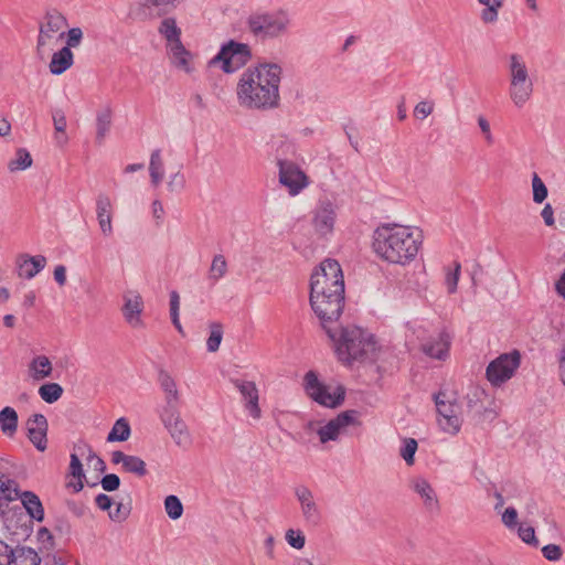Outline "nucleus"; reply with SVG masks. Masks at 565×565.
<instances>
[{
	"instance_id": "f257e3e1",
	"label": "nucleus",
	"mask_w": 565,
	"mask_h": 565,
	"mask_svg": "<svg viewBox=\"0 0 565 565\" xmlns=\"http://www.w3.org/2000/svg\"><path fill=\"white\" fill-rule=\"evenodd\" d=\"M282 67L279 63L260 61L241 74L236 98L241 107L249 110H271L280 104Z\"/></svg>"
},
{
	"instance_id": "f03ea898",
	"label": "nucleus",
	"mask_w": 565,
	"mask_h": 565,
	"mask_svg": "<svg viewBox=\"0 0 565 565\" xmlns=\"http://www.w3.org/2000/svg\"><path fill=\"white\" fill-rule=\"evenodd\" d=\"M310 306L320 324L341 317L344 308V279L335 259H324L312 273Z\"/></svg>"
},
{
	"instance_id": "7ed1b4c3",
	"label": "nucleus",
	"mask_w": 565,
	"mask_h": 565,
	"mask_svg": "<svg viewBox=\"0 0 565 565\" xmlns=\"http://www.w3.org/2000/svg\"><path fill=\"white\" fill-rule=\"evenodd\" d=\"M420 244L419 232L397 224L382 225L375 230L373 236L374 252L386 262L398 265L412 262Z\"/></svg>"
},
{
	"instance_id": "20e7f679",
	"label": "nucleus",
	"mask_w": 565,
	"mask_h": 565,
	"mask_svg": "<svg viewBox=\"0 0 565 565\" xmlns=\"http://www.w3.org/2000/svg\"><path fill=\"white\" fill-rule=\"evenodd\" d=\"M320 326L331 340L339 361L344 364L370 359L375 352L373 335L359 327H343L339 319H330Z\"/></svg>"
},
{
	"instance_id": "39448f33",
	"label": "nucleus",
	"mask_w": 565,
	"mask_h": 565,
	"mask_svg": "<svg viewBox=\"0 0 565 565\" xmlns=\"http://www.w3.org/2000/svg\"><path fill=\"white\" fill-rule=\"evenodd\" d=\"M292 24L288 9L257 10L246 20L248 31L260 41L275 40L289 33Z\"/></svg>"
},
{
	"instance_id": "423d86ee",
	"label": "nucleus",
	"mask_w": 565,
	"mask_h": 565,
	"mask_svg": "<svg viewBox=\"0 0 565 565\" xmlns=\"http://www.w3.org/2000/svg\"><path fill=\"white\" fill-rule=\"evenodd\" d=\"M508 82V93L512 104L516 108H522L532 98L534 83L524 58L519 54L509 56Z\"/></svg>"
},
{
	"instance_id": "0eeeda50",
	"label": "nucleus",
	"mask_w": 565,
	"mask_h": 565,
	"mask_svg": "<svg viewBox=\"0 0 565 565\" xmlns=\"http://www.w3.org/2000/svg\"><path fill=\"white\" fill-rule=\"evenodd\" d=\"M158 33L166 40L167 54L171 64L186 73L192 71L190 58L191 53L181 42V29L172 17L164 18L159 26Z\"/></svg>"
},
{
	"instance_id": "6e6552de",
	"label": "nucleus",
	"mask_w": 565,
	"mask_h": 565,
	"mask_svg": "<svg viewBox=\"0 0 565 565\" xmlns=\"http://www.w3.org/2000/svg\"><path fill=\"white\" fill-rule=\"evenodd\" d=\"M303 386L307 395L324 407L335 408L344 401L345 390L343 386L323 384L313 371H309L305 375Z\"/></svg>"
},
{
	"instance_id": "1a4fd4ad",
	"label": "nucleus",
	"mask_w": 565,
	"mask_h": 565,
	"mask_svg": "<svg viewBox=\"0 0 565 565\" xmlns=\"http://www.w3.org/2000/svg\"><path fill=\"white\" fill-rule=\"evenodd\" d=\"M252 57L250 47L234 40L222 45L220 52L210 61L211 65L221 63L224 73H234L242 68Z\"/></svg>"
},
{
	"instance_id": "9d476101",
	"label": "nucleus",
	"mask_w": 565,
	"mask_h": 565,
	"mask_svg": "<svg viewBox=\"0 0 565 565\" xmlns=\"http://www.w3.org/2000/svg\"><path fill=\"white\" fill-rule=\"evenodd\" d=\"M434 398L439 427L448 434H457L460 430L462 419L460 417V406L456 398L446 392H439Z\"/></svg>"
},
{
	"instance_id": "9b49d317",
	"label": "nucleus",
	"mask_w": 565,
	"mask_h": 565,
	"mask_svg": "<svg viewBox=\"0 0 565 565\" xmlns=\"http://www.w3.org/2000/svg\"><path fill=\"white\" fill-rule=\"evenodd\" d=\"M67 25L66 18L57 10H49L44 14L39 25V35L36 40V52L43 55L47 49H51L55 35L61 32L63 36V29Z\"/></svg>"
},
{
	"instance_id": "f8f14e48",
	"label": "nucleus",
	"mask_w": 565,
	"mask_h": 565,
	"mask_svg": "<svg viewBox=\"0 0 565 565\" xmlns=\"http://www.w3.org/2000/svg\"><path fill=\"white\" fill-rule=\"evenodd\" d=\"M520 363L521 355L516 350L499 355L487 366L486 375L488 381L494 386H500L513 376Z\"/></svg>"
},
{
	"instance_id": "ddd939ff",
	"label": "nucleus",
	"mask_w": 565,
	"mask_h": 565,
	"mask_svg": "<svg viewBox=\"0 0 565 565\" xmlns=\"http://www.w3.org/2000/svg\"><path fill=\"white\" fill-rule=\"evenodd\" d=\"M359 413L354 409L340 413L334 418L330 419L327 424L319 426L316 434L321 444L339 440L340 436L344 434L347 428L352 425H359Z\"/></svg>"
},
{
	"instance_id": "4468645a",
	"label": "nucleus",
	"mask_w": 565,
	"mask_h": 565,
	"mask_svg": "<svg viewBox=\"0 0 565 565\" xmlns=\"http://www.w3.org/2000/svg\"><path fill=\"white\" fill-rule=\"evenodd\" d=\"M279 183L288 189L290 195L299 194L308 184V177L294 162L278 158Z\"/></svg>"
},
{
	"instance_id": "2eb2a0df",
	"label": "nucleus",
	"mask_w": 565,
	"mask_h": 565,
	"mask_svg": "<svg viewBox=\"0 0 565 565\" xmlns=\"http://www.w3.org/2000/svg\"><path fill=\"white\" fill-rule=\"evenodd\" d=\"M231 383L241 394L244 411L254 419L262 418L259 406V391L255 382L244 379H232Z\"/></svg>"
},
{
	"instance_id": "dca6fc26",
	"label": "nucleus",
	"mask_w": 565,
	"mask_h": 565,
	"mask_svg": "<svg viewBox=\"0 0 565 565\" xmlns=\"http://www.w3.org/2000/svg\"><path fill=\"white\" fill-rule=\"evenodd\" d=\"M294 493L303 521L309 525L317 526L322 520V511L313 492L307 486H297Z\"/></svg>"
},
{
	"instance_id": "f3484780",
	"label": "nucleus",
	"mask_w": 565,
	"mask_h": 565,
	"mask_svg": "<svg viewBox=\"0 0 565 565\" xmlns=\"http://www.w3.org/2000/svg\"><path fill=\"white\" fill-rule=\"evenodd\" d=\"M160 417L171 438L178 446L189 447L191 445L190 431L185 422L181 418L178 408L162 411Z\"/></svg>"
},
{
	"instance_id": "a211bd4d",
	"label": "nucleus",
	"mask_w": 565,
	"mask_h": 565,
	"mask_svg": "<svg viewBox=\"0 0 565 565\" xmlns=\"http://www.w3.org/2000/svg\"><path fill=\"white\" fill-rule=\"evenodd\" d=\"M337 221V205L329 199L319 200L315 211L312 224L317 233L328 235L332 233Z\"/></svg>"
},
{
	"instance_id": "6ab92c4d",
	"label": "nucleus",
	"mask_w": 565,
	"mask_h": 565,
	"mask_svg": "<svg viewBox=\"0 0 565 565\" xmlns=\"http://www.w3.org/2000/svg\"><path fill=\"white\" fill-rule=\"evenodd\" d=\"M49 423L43 414H33L26 420L28 438L39 450L45 451L47 448Z\"/></svg>"
},
{
	"instance_id": "aec40b11",
	"label": "nucleus",
	"mask_w": 565,
	"mask_h": 565,
	"mask_svg": "<svg viewBox=\"0 0 565 565\" xmlns=\"http://www.w3.org/2000/svg\"><path fill=\"white\" fill-rule=\"evenodd\" d=\"M143 311V300L137 291H128L124 295V306L121 308L125 321L132 328H142L143 321L141 313Z\"/></svg>"
},
{
	"instance_id": "412c9836",
	"label": "nucleus",
	"mask_w": 565,
	"mask_h": 565,
	"mask_svg": "<svg viewBox=\"0 0 565 565\" xmlns=\"http://www.w3.org/2000/svg\"><path fill=\"white\" fill-rule=\"evenodd\" d=\"M96 215L99 228L104 236L113 235V203L105 193H99L96 199Z\"/></svg>"
},
{
	"instance_id": "4be33fe9",
	"label": "nucleus",
	"mask_w": 565,
	"mask_h": 565,
	"mask_svg": "<svg viewBox=\"0 0 565 565\" xmlns=\"http://www.w3.org/2000/svg\"><path fill=\"white\" fill-rule=\"evenodd\" d=\"M18 276L25 279L35 277L46 265V258L42 255L30 256L21 254L15 260Z\"/></svg>"
},
{
	"instance_id": "5701e85b",
	"label": "nucleus",
	"mask_w": 565,
	"mask_h": 565,
	"mask_svg": "<svg viewBox=\"0 0 565 565\" xmlns=\"http://www.w3.org/2000/svg\"><path fill=\"white\" fill-rule=\"evenodd\" d=\"M420 347L422 351L429 358L445 360L449 352L450 337L447 332L441 331L428 341H423Z\"/></svg>"
},
{
	"instance_id": "b1692460",
	"label": "nucleus",
	"mask_w": 565,
	"mask_h": 565,
	"mask_svg": "<svg viewBox=\"0 0 565 565\" xmlns=\"http://www.w3.org/2000/svg\"><path fill=\"white\" fill-rule=\"evenodd\" d=\"M411 488L419 495L427 511L434 512L439 510L437 493L426 479L420 477L414 478L411 481Z\"/></svg>"
},
{
	"instance_id": "393cba45",
	"label": "nucleus",
	"mask_w": 565,
	"mask_h": 565,
	"mask_svg": "<svg viewBox=\"0 0 565 565\" xmlns=\"http://www.w3.org/2000/svg\"><path fill=\"white\" fill-rule=\"evenodd\" d=\"M111 462L115 465L121 463L124 471L137 477H145L147 475L146 462L140 457L116 450L111 454Z\"/></svg>"
},
{
	"instance_id": "a878e982",
	"label": "nucleus",
	"mask_w": 565,
	"mask_h": 565,
	"mask_svg": "<svg viewBox=\"0 0 565 565\" xmlns=\"http://www.w3.org/2000/svg\"><path fill=\"white\" fill-rule=\"evenodd\" d=\"M491 402V397L480 386H472L467 394V406L470 411H473L477 414H486L490 412L493 414V417H495L497 413L488 408Z\"/></svg>"
},
{
	"instance_id": "bb28decb",
	"label": "nucleus",
	"mask_w": 565,
	"mask_h": 565,
	"mask_svg": "<svg viewBox=\"0 0 565 565\" xmlns=\"http://www.w3.org/2000/svg\"><path fill=\"white\" fill-rule=\"evenodd\" d=\"M158 381L160 387L166 394V407L163 411L177 409L179 403V392L177 383L172 376L164 370L159 372Z\"/></svg>"
},
{
	"instance_id": "cd10ccee",
	"label": "nucleus",
	"mask_w": 565,
	"mask_h": 565,
	"mask_svg": "<svg viewBox=\"0 0 565 565\" xmlns=\"http://www.w3.org/2000/svg\"><path fill=\"white\" fill-rule=\"evenodd\" d=\"M53 365L46 355H35L28 365V374L35 382L51 377Z\"/></svg>"
},
{
	"instance_id": "c85d7f7f",
	"label": "nucleus",
	"mask_w": 565,
	"mask_h": 565,
	"mask_svg": "<svg viewBox=\"0 0 565 565\" xmlns=\"http://www.w3.org/2000/svg\"><path fill=\"white\" fill-rule=\"evenodd\" d=\"M21 500V503L28 514L35 521L42 522L44 520V508L38 494L32 491L18 492L17 499Z\"/></svg>"
},
{
	"instance_id": "c756f323",
	"label": "nucleus",
	"mask_w": 565,
	"mask_h": 565,
	"mask_svg": "<svg viewBox=\"0 0 565 565\" xmlns=\"http://www.w3.org/2000/svg\"><path fill=\"white\" fill-rule=\"evenodd\" d=\"M70 459L68 476L72 477L74 481H68L66 487L77 493L84 488V480L86 479V476L79 457L76 454H71Z\"/></svg>"
},
{
	"instance_id": "7c9ffc66",
	"label": "nucleus",
	"mask_w": 565,
	"mask_h": 565,
	"mask_svg": "<svg viewBox=\"0 0 565 565\" xmlns=\"http://www.w3.org/2000/svg\"><path fill=\"white\" fill-rule=\"evenodd\" d=\"M19 427V416L17 411L11 406H6L0 411V430L1 433L12 438Z\"/></svg>"
},
{
	"instance_id": "2f4dec72",
	"label": "nucleus",
	"mask_w": 565,
	"mask_h": 565,
	"mask_svg": "<svg viewBox=\"0 0 565 565\" xmlns=\"http://www.w3.org/2000/svg\"><path fill=\"white\" fill-rule=\"evenodd\" d=\"M74 55L68 47H62L55 52L50 62V72L54 75H61L73 65Z\"/></svg>"
},
{
	"instance_id": "473e14b6",
	"label": "nucleus",
	"mask_w": 565,
	"mask_h": 565,
	"mask_svg": "<svg viewBox=\"0 0 565 565\" xmlns=\"http://www.w3.org/2000/svg\"><path fill=\"white\" fill-rule=\"evenodd\" d=\"M41 558L31 547L12 548L9 565H40Z\"/></svg>"
},
{
	"instance_id": "72a5a7b5",
	"label": "nucleus",
	"mask_w": 565,
	"mask_h": 565,
	"mask_svg": "<svg viewBox=\"0 0 565 565\" xmlns=\"http://www.w3.org/2000/svg\"><path fill=\"white\" fill-rule=\"evenodd\" d=\"M113 111L110 107H105L96 115V142L102 145L108 135L111 126Z\"/></svg>"
},
{
	"instance_id": "f704fd0d",
	"label": "nucleus",
	"mask_w": 565,
	"mask_h": 565,
	"mask_svg": "<svg viewBox=\"0 0 565 565\" xmlns=\"http://www.w3.org/2000/svg\"><path fill=\"white\" fill-rule=\"evenodd\" d=\"M479 4L483 6L480 13V19L486 24L495 23L499 17V10L503 7L504 0H477Z\"/></svg>"
},
{
	"instance_id": "c9c22d12",
	"label": "nucleus",
	"mask_w": 565,
	"mask_h": 565,
	"mask_svg": "<svg viewBox=\"0 0 565 565\" xmlns=\"http://www.w3.org/2000/svg\"><path fill=\"white\" fill-rule=\"evenodd\" d=\"M17 495L18 489L15 481L0 478V516H2L7 503L15 500Z\"/></svg>"
},
{
	"instance_id": "e433bc0d",
	"label": "nucleus",
	"mask_w": 565,
	"mask_h": 565,
	"mask_svg": "<svg viewBox=\"0 0 565 565\" xmlns=\"http://www.w3.org/2000/svg\"><path fill=\"white\" fill-rule=\"evenodd\" d=\"M130 426L126 418L121 417L116 420L111 430L107 436V441H126L130 437Z\"/></svg>"
},
{
	"instance_id": "4c0bfd02",
	"label": "nucleus",
	"mask_w": 565,
	"mask_h": 565,
	"mask_svg": "<svg viewBox=\"0 0 565 565\" xmlns=\"http://www.w3.org/2000/svg\"><path fill=\"white\" fill-rule=\"evenodd\" d=\"M227 273V262L221 254L215 255L212 259L207 279L214 285Z\"/></svg>"
},
{
	"instance_id": "58836bf2",
	"label": "nucleus",
	"mask_w": 565,
	"mask_h": 565,
	"mask_svg": "<svg viewBox=\"0 0 565 565\" xmlns=\"http://www.w3.org/2000/svg\"><path fill=\"white\" fill-rule=\"evenodd\" d=\"M39 395L47 404H53L63 395V387L57 383H45L40 386Z\"/></svg>"
},
{
	"instance_id": "ea45409f",
	"label": "nucleus",
	"mask_w": 565,
	"mask_h": 565,
	"mask_svg": "<svg viewBox=\"0 0 565 565\" xmlns=\"http://www.w3.org/2000/svg\"><path fill=\"white\" fill-rule=\"evenodd\" d=\"M185 0H143L147 8L154 9L159 14H168Z\"/></svg>"
},
{
	"instance_id": "a19ab883",
	"label": "nucleus",
	"mask_w": 565,
	"mask_h": 565,
	"mask_svg": "<svg viewBox=\"0 0 565 565\" xmlns=\"http://www.w3.org/2000/svg\"><path fill=\"white\" fill-rule=\"evenodd\" d=\"M31 166L32 158L30 152L24 148H20L15 152V158L8 163V169L13 172L19 170H25Z\"/></svg>"
},
{
	"instance_id": "79ce46f5",
	"label": "nucleus",
	"mask_w": 565,
	"mask_h": 565,
	"mask_svg": "<svg viewBox=\"0 0 565 565\" xmlns=\"http://www.w3.org/2000/svg\"><path fill=\"white\" fill-rule=\"evenodd\" d=\"M210 337L206 341V349L209 352H216L220 349L223 339V326L220 322L210 323Z\"/></svg>"
},
{
	"instance_id": "37998d69",
	"label": "nucleus",
	"mask_w": 565,
	"mask_h": 565,
	"mask_svg": "<svg viewBox=\"0 0 565 565\" xmlns=\"http://www.w3.org/2000/svg\"><path fill=\"white\" fill-rule=\"evenodd\" d=\"M164 510L170 519H180L183 514V505L181 500L177 495H168L164 499Z\"/></svg>"
},
{
	"instance_id": "c03bdc74",
	"label": "nucleus",
	"mask_w": 565,
	"mask_h": 565,
	"mask_svg": "<svg viewBox=\"0 0 565 565\" xmlns=\"http://www.w3.org/2000/svg\"><path fill=\"white\" fill-rule=\"evenodd\" d=\"M170 318L172 321V324L175 327V329L183 333V328L181 326L180 319H179V309H180V295L177 290H172L170 292Z\"/></svg>"
},
{
	"instance_id": "a18cd8bd",
	"label": "nucleus",
	"mask_w": 565,
	"mask_h": 565,
	"mask_svg": "<svg viewBox=\"0 0 565 565\" xmlns=\"http://www.w3.org/2000/svg\"><path fill=\"white\" fill-rule=\"evenodd\" d=\"M53 122L55 131L62 134V136H56V142L60 146H63L67 142V137L64 135L66 129V118L62 110L54 111Z\"/></svg>"
},
{
	"instance_id": "49530a36",
	"label": "nucleus",
	"mask_w": 565,
	"mask_h": 565,
	"mask_svg": "<svg viewBox=\"0 0 565 565\" xmlns=\"http://www.w3.org/2000/svg\"><path fill=\"white\" fill-rule=\"evenodd\" d=\"M532 189H533V201L535 203H542L548 194L547 188L542 181V179L534 173L532 178Z\"/></svg>"
},
{
	"instance_id": "de8ad7c7",
	"label": "nucleus",
	"mask_w": 565,
	"mask_h": 565,
	"mask_svg": "<svg viewBox=\"0 0 565 565\" xmlns=\"http://www.w3.org/2000/svg\"><path fill=\"white\" fill-rule=\"evenodd\" d=\"M417 446V441L414 438H407L404 440V445L401 448L399 454L408 466L414 465V456L416 454Z\"/></svg>"
},
{
	"instance_id": "09e8293b",
	"label": "nucleus",
	"mask_w": 565,
	"mask_h": 565,
	"mask_svg": "<svg viewBox=\"0 0 565 565\" xmlns=\"http://www.w3.org/2000/svg\"><path fill=\"white\" fill-rule=\"evenodd\" d=\"M285 539L287 543L296 548L301 550L306 544V536L300 530L289 529L286 531Z\"/></svg>"
},
{
	"instance_id": "8fccbe9b",
	"label": "nucleus",
	"mask_w": 565,
	"mask_h": 565,
	"mask_svg": "<svg viewBox=\"0 0 565 565\" xmlns=\"http://www.w3.org/2000/svg\"><path fill=\"white\" fill-rule=\"evenodd\" d=\"M555 358L557 362V373L559 381L565 386V338L561 341L556 350Z\"/></svg>"
},
{
	"instance_id": "3c124183",
	"label": "nucleus",
	"mask_w": 565,
	"mask_h": 565,
	"mask_svg": "<svg viewBox=\"0 0 565 565\" xmlns=\"http://www.w3.org/2000/svg\"><path fill=\"white\" fill-rule=\"evenodd\" d=\"M461 265L459 263H455L454 270H448L446 274L445 284L447 286L448 292L454 294L457 290L459 277H460Z\"/></svg>"
},
{
	"instance_id": "603ef678",
	"label": "nucleus",
	"mask_w": 565,
	"mask_h": 565,
	"mask_svg": "<svg viewBox=\"0 0 565 565\" xmlns=\"http://www.w3.org/2000/svg\"><path fill=\"white\" fill-rule=\"evenodd\" d=\"M434 111V102L422 100L414 108V116L418 119H425Z\"/></svg>"
},
{
	"instance_id": "864d4df0",
	"label": "nucleus",
	"mask_w": 565,
	"mask_h": 565,
	"mask_svg": "<svg viewBox=\"0 0 565 565\" xmlns=\"http://www.w3.org/2000/svg\"><path fill=\"white\" fill-rule=\"evenodd\" d=\"M543 556L551 562H557L563 556V550L559 545L547 544L542 548Z\"/></svg>"
},
{
	"instance_id": "5fc2aeb1",
	"label": "nucleus",
	"mask_w": 565,
	"mask_h": 565,
	"mask_svg": "<svg viewBox=\"0 0 565 565\" xmlns=\"http://www.w3.org/2000/svg\"><path fill=\"white\" fill-rule=\"evenodd\" d=\"M102 488L107 492L117 490L120 486V479L115 473L105 475L100 480Z\"/></svg>"
},
{
	"instance_id": "6e6d98bb",
	"label": "nucleus",
	"mask_w": 565,
	"mask_h": 565,
	"mask_svg": "<svg viewBox=\"0 0 565 565\" xmlns=\"http://www.w3.org/2000/svg\"><path fill=\"white\" fill-rule=\"evenodd\" d=\"M167 185L171 192L181 191L185 186V178L181 172H177L170 177Z\"/></svg>"
},
{
	"instance_id": "4d7b16f0",
	"label": "nucleus",
	"mask_w": 565,
	"mask_h": 565,
	"mask_svg": "<svg viewBox=\"0 0 565 565\" xmlns=\"http://www.w3.org/2000/svg\"><path fill=\"white\" fill-rule=\"evenodd\" d=\"M502 523L509 527L513 529L518 524V511L513 507H509L502 513Z\"/></svg>"
},
{
	"instance_id": "13d9d810",
	"label": "nucleus",
	"mask_w": 565,
	"mask_h": 565,
	"mask_svg": "<svg viewBox=\"0 0 565 565\" xmlns=\"http://www.w3.org/2000/svg\"><path fill=\"white\" fill-rule=\"evenodd\" d=\"M519 536L526 544L537 545V540L535 537V531L532 526H520L519 527Z\"/></svg>"
},
{
	"instance_id": "bf43d9fd",
	"label": "nucleus",
	"mask_w": 565,
	"mask_h": 565,
	"mask_svg": "<svg viewBox=\"0 0 565 565\" xmlns=\"http://www.w3.org/2000/svg\"><path fill=\"white\" fill-rule=\"evenodd\" d=\"M83 31L79 28H72L67 32V45L65 47H77L82 41Z\"/></svg>"
},
{
	"instance_id": "052dcab7",
	"label": "nucleus",
	"mask_w": 565,
	"mask_h": 565,
	"mask_svg": "<svg viewBox=\"0 0 565 565\" xmlns=\"http://www.w3.org/2000/svg\"><path fill=\"white\" fill-rule=\"evenodd\" d=\"M153 171H163V161L160 149L153 150L150 154L149 172Z\"/></svg>"
},
{
	"instance_id": "680f3d73",
	"label": "nucleus",
	"mask_w": 565,
	"mask_h": 565,
	"mask_svg": "<svg viewBox=\"0 0 565 565\" xmlns=\"http://www.w3.org/2000/svg\"><path fill=\"white\" fill-rule=\"evenodd\" d=\"M108 515L113 521L120 522L128 518L129 509L119 502L116 504L115 511H109Z\"/></svg>"
},
{
	"instance_id": "e2e57ef3",
	"label": "nucleus",
	"mask_w": 565,
	"mask_h": 565,
	"mask_svg": "<svg viewBox=\"0 0 565 565\" xmlns=\"http://www.w3.org/2000/svg\"><path fill=\"white\" fill-rule=\"evenodd\" d=\"M113 503V499L105 493H99L95 497V504L102 511H109Z\"/></svg>"
},
{
	"instance_id": "0e129e2a",
	"label": "nucleus",
	"mask_w": 565,
	"mask_h": 565,
	"mask_svg": "<svg viewBox=\"0 0 565 565\" xmlns=\"http://www.w3.org/2000/svg\"><path fill=\"white\" fill-rule=\"evenodd\" d=\"M541 216L546 226L552 227L555 224L554 210L550 203H546L541 212Z\"/></svg>"
},
{
	"instance_id": "69168bd1",
	"label": "nucleus",
	"mask_w": 565,
	"mask_h": 565,
	"mask_svg": "<svg viewBox=\"0 0 565 565\" xmlns=\"http://www.w3.org/2000/svg\"><path fill=\"white\" fill-rule=\"evenodd\" d=\"M478 125H479L482 134L484 135V138H486L487 142L488 143H492L493 142V137H492V134H491L489 121L483 116H480L478 118Z\"/></svg>"
},
{
	"instance_id": "338daca9",
	"label": "nucleus",
	"mask_w": 565,
	"mask_h": 565,
	"mask_svg": "<svg viewBox=\"0 0 565 565\" xmlns=\"http://www.w3.org/2000/svg\"><path fill=\"white\" fill-rule=\"evenodd\" d=\"M163 215H164V209H163L161 201L154 200L152 202V216L156 220V223L158 225L162 223Z\"/></svg>"
},
{
	"instance_id": "774afa93",
	"label": "nucleus",
	"mask_w": 565,
	"mask_h": 565,
	"mask_svg": "<svg viewBox=\"0 0 565 565\" xmlns=\"http://www.w3.org/2000/svg\"><path fill=\"white\" fill-rule=\"evenodd\" d=\"M11 552L12 548L3 541H0V565L10 564Z\"/></svg>"
}]
</instances>
